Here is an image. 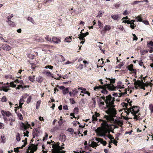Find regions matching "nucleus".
Listing matches in <instances>:
<instances>
[{"label":"nucleus","instance_id":"obj_15","mask_svg":"<svg viewBox=\"0 0 153 153\" xmlns=\"http://www.w3.org/2000/svg\"><path fill=\"white\" fill-rule=\"evenodd\" d=\"M59 138L60 140L62 142L65 141L66 139L65 135L63 133H62L59 135Z\"/></svg>","mask_w":153,"mask_h":153},{"label":"nucleus","instance_id":"obj_32","mask_svg":"<svg viewBox=\"0 0 153 153\" xmlns=\"http://www.w3.org/2000/svg\"><path fill=\"white\" fill-rule=\"evenodd\" d=\"M13 16V15L11 14L10 16H8L7 17L8 20L7 21V22H8V23H10L11 22V21L10 20V19Z\"/></svg>","mask_w":153,"mask_h":153},{"label":"nucleus","instance_id":"obj_21","mask_svg":"<svg viewBox=\"0 0 153 153\" xmlns=\"http://www.w3.org/2000/svg\"><path fill=\"white\" fill-rule=\"evenodd\" d=\"M89 146H91L94 148L96 149V147L97 146V143L94 141H92L91 143L89 145Z\"/></svg>","mask_w":153,"mask_h":153},{"label":"nucleus","instance_id":"obj_27","mask_svg":"<svg viewBox=\"0 0 153 153\" xmlns=\"http://www.w3.org/2000/svg\"><path fill=\"white\" fill-rule=\"evenodd\" d=\"M71 36L66 37L65 39V41L68 42H71Z\"/></svg>","mask_w":153,"mask_h":153},{"label":"nucleus","instance_id":"obj_12","mask_svg":"<svg viewBox=\"0 0 153 153\" xmlns=\"http://www.w3.org/2000/svg\"><path fill=\"white\" fill-rule=\"evenodd\" d=\"M2 48L4 50L6 51H9L11 50V47L8 45L6 44H3L2 46Z\"/></svg>","mask_w":153,"mask_h":153},{"label":"nucleus","instance_id":"obj_41","mask_svg":"<svg viewBox=\"0 0 153 153\" xmlns=\"http://www.w3.org/2000/svg\"><path fill=\"white\" fill-rule=\"evenodd\" d=\"M136 19H137V20L138 21L140 22L143 21L141 17V15L137 16L136 18Z\"/></svg>","mask_w":153,"mask_h":153},{"label":"nucleus","instance_id":"obj_9","mask_svg":"<svg viewBox=\"0 0 153 153\" xmlns=\"http://www.w3.org/2000/svg\"><path fill=\"white\" fill-rule=\"evenodd\" d=\"M40 133V131L37 128H34L33 130V138L38 136V134Z\"/></svg>","mask_w":153,"mask_h":153},{"label":"nucleus","instance_id":"obj_31","mask_svg":"<svg viewBox=\"0 0 153 153\" xmlns=\"http://www.w3.org/2000/svg\"><path fill=\"white\" fill-rule=\"evenodd\" d=\"M140 114L138 113V115H137L136 114V115H134V117L133 118L134 119L136 120V121L140 120V117L139 116Z\"/></svg>","mask_w":153,"mask_h":153},{"label":"nucleus","instance_id":"obj_33","mask_svg":"<svg viewBox=\"0 0 153 153\" xmlns=\"http://www.w3.org/2000/svg\"><path fill=\"white\" fill-rule=\"evenodd\" d=\"M27 20L28 21L30 22L33 24H35V22H34V20L32 18V17H28L27 18Z\"/></svg>","mask_w":153,"mask_h":153},{"label":"nucleus","instance_id":"obj_62","mask_svg":"<svg viewBox=\"0 0 153 153\" xmlns=\"http://www.w3.org/2000/svg\"><path fill=\"white\" fill-rule=\"evenodd\" d=\"M115 81V79H110V84L112 85H113L112 84H113L114 83Z\"/></svg>","mask_w":153,"mask_h":153},{"label":"nucleus","instance_id":"obj_55","mask_svg":"<svg viewBox=\"0 0 153 153\" xmlns=\"http://www.w3.org/2000/svg\"><path fill=\"white\" fill-rule=\"evenodd\" d=\"M57 75L59 76V77H55L54 78V79L57 80H60V78L62 77L61 75L59 74H57Z\"/></svg>","mask_w":153,"mask_h":153},{"label":"nucleus","instance_id":"obj_24","mask_svg":"<svg viewBox=\"0 0 153 153\" xmlns=\"http://www.w3.org/2000/svg\"><path fill=\"white\" fill-rule=\"evenodd\" d=\"M59 144L58 143V145L56 144H53L52 146L53 149H59V148H61V147L58 145Z\"/></svg>","mask_w":153,"mask_h":153},{"label":"nucleus","instance_id":"obj_20","mask_svg":"<svg viewBox=\"0 0 153 153\" xmlns=\"http://www.w3.org/2000/svg\"><path fill=\"white\" fill-rule=\"evenodd\" d=\"M111 29V27L110 25H106L105 26L104 28L102 30V31H108Z\"/></svg>","mask_w":153,"mask_h":153},{"label":"nucleus","instance_id":"obj_50","mask_svg":"<svg viewBox=\"0 0 153 153\" xmlns=\"http://www.w3.org/2000/svg\"><path fill=\"white\" fill-rule=\"evenodd\" d=\"M117 141L116 140H111V141L109 142V143H113L114 145H115L116 146H117Z\"/></svg>","mask_w":153,"mask_h":153},{"label":"nucleus","instance_id":"obj_57","mask_svg":"<svg viewBox=\"0 0 153 153\" xmlns=\"http://www.w3.org/2000/svg\"><path fill=\"white\" fill-rule=\"evenodd\" d=\"M35 40H36L38 42H42L44 41V40L42 38H36V39H35Z\"/></svg>","mask_w":153,"mask_h":153},{"label":"nucleus","instance_id":"obj_11","mask_svg":"<svg viewBox=\"0 0 153 153\" xmlns=\"http://www.w3.org/2000/svg\"><path fill=\"white\" fill-rule=\"evenodd\" d=\"M21 126L22 128L24 129L23 130L25 131L30 127V125L27 122L26 124L22 123Z\"/></svg>","mask_w":153,"mask_h":153},{"label":"nucleus","instance_id":"obj_10","mask_svg":"<svg viewBox=\"0 0 153 153\" xmlns=\"http://www.w3.org/2000/svg\"><path fill=\"white\" fill-rule=\"evenodd\" d=\"M1 113L3 116L10 117L12 115V113L9 111H5L4 110H2L1 111Z\"/></svg>","mask_w":153,"mask_h":153},{"label":"nucleus","instance_id":"obj_16","mask_svg":"<svg viewBox=\"0 0 153 153\" xmlns=\"http://www.w3.org/2000/svg\"><path fill=\"white\" fill-rule=\"evenodd\" d=\"M31 149H32L34 152H35L37 149V146L33 144H31V146L28 147V149L30 150Z\"/></svg>","mask_w":153,"mask_h":153},{"label":"nucleus","instance_id":"obj_8","mask_svg":"<svg viewBox=\"0 0 153 153\" xmlns=\"http://www.w3.org/2000/svg\"><path fill=\"white\" fill-rule=\"evenodd\" d=\"M133 65L132 64H131L128 66L127 68L129 71L132 72L133 73L135 74V75H136L137 70L135 69H133Z\"/></svg>","mask_w":153,"mask_h":153},{"label":"nucleus","instance_id":"obj_61","mask_svg":"<svg viewBox=\"0 0 153 153\" xmlns=\"http://www.w3.org/2000/svg\"><path fill=\"white\" fill-rule=\"evenodd\" d=\"M147 45L148 47H150V46H153V42L152 41H150L148 43Z\"/></svg>","mask_w":153,"mask_h":153},{"label":"nucleus","instance_id":"obj_37","mask_svg":"<svg viewBox=\"0 0 153 153\" xmlns=\"http://www.w3.org/2000/svg\"><path fill=\"white\" fill-rule=\"evenodd\" d=\"M79 35L80 36L79 37V38L80 40H82V41H85L84 36L82 34V33L80 34Z\"/></svg>","mask_w":153,"mask_h":153},{"label":"nucleus","instance_id":"obj_52","mask_svg":"<svg viewBox=\"0 0 153 153\" xmlns=\"http://www.w3.org/2000/svg\"><path fill=\"white\" fill-rule=\"evenodd\" d=\"M21 148V147H17L16 148H14V151L16 152V153H18L19 152V149H20Z\"/></svg>","mask_w":153,"mask_h":153},{"label":"nucleus","instance_id":"obj_56","mask_svg":"<svg viewBox=\"0 0 153 153\" xmlns=\"http://www.w3.org/2000/svg\"><path fill=\"white\" fill-rule=\"evenodd\" d=\"M98 25L99 27L100 28H102L103 27L102 26V23L101 22L100 20L98 21Z\"/></svg>","mask_w":153,"mask_h":153},{"label":"nucleus","instance_id":"obj_40","mask_svg":"<svg viewBox=\"0 0 153 153\" xmlns=\"http://www.w3.org/2000/svg\"><path fill=\"white\" fill-rule=\"evenodd\" d=\"M74 113L75 114H77L79 112V108L77 107L75 108L73 110Z\"/></svg>","mask_w":153,"mask_h":153},{"label":"nucleus","instance_id":"obj_23","mask_svg":"<svg viewBox=\"0 0 153 153\" xmlns=\"http://www.w3.org/2000/svg\"><path fill=\"white\" fill-rule=\"evenodd\" d=\"M15 111L16 114H17L18 117H19V119L21 120H23V117H22V115L20 113H17V109L15 110Z\"/></svg>","mask_w":153,"mask_h":153},{"label":"nucleus","instance_id":"obj_51","mask_svg":"<svg viewBox=\"0 0 153 153\" xmlns=\"http://www.w3.org/2000/svg\"><path fill=\"white\" fill-rule=\"evenodd\" d=\"M67 131L71 132V134H73V133L74 132V130L73 129L71 128H68Z\"/></svg>","mask_w":153,"mask_h":153},{"label":"nucleus","instance_id":"obj_46","mask_svg":"<svg viewBox=\"0 0 153 153\" xmlns=\"http://www.w3.org/2000/svg\"><path fill=\"white\" fill-rule=\"evenodd\" d=\"M1 101L2 102H6L7 101V99L5 96H4L2 97Z\"/></svg>","mask_w":153,"mask_h":153},{"label":"nucleus","instance_id":"obj_49","mask_svg":"<svg viewBox=\"0 0 153 153\" xmlns=\"http://www.w3.org/2000/svg\"><path fill=\"white\" fill-rule=\"evenodd\" d=\"M125 101L127 102L128 103V104L130 106H131V102H132V101H130V100L129 99H128V98H126L125 99Z\"/></svg>","mask_w":153,"mask_h":153},{"label":"nucleus","instance_id":"obj_43","mask_svg":"<svg viewBox=\"0 0 153 153\" xmlns=\"http://www.w3.org/2000/svg\"><path fill=\"white\" fill-rule=\"evenodd\" d=\"M149 108L151 111V113H153V105L150 104L149 105Z\"/></svg>","mask_w":153,"mask_h":153},{"label":"nucleus","instance_id":"obj_30","mask_svg":"<svg viewBox=\"0 0 153 153\" xmlns=\"http://www.w3.org/2000/svg\"><path fill=\"white\" fill-rule=\"evenodd\" d=\"M35 76L34 75L33 76H29L28 77V79L31 82H34Z\"/></svg>","mask_w":153,"mask_h":153},{"label":"nucleus","instance_id":"obj_17","mask_svg":"<svg viewBox=\"0 0 153 153\" xmlns=\"http://www.w3.org/2000/svg\"><path fill=\"white\" fill-rule=\"evenodd\" d=\"M52 41L54 43L58 44L61 42V40L55 37H53L52 38Z\"/></svg>","mask_w":153,"mask_h":153},{"label":"nucleus","instance_id":"obj_63","mask_svg":"<svg viewBox=\"0 0 153 153\" xmlns=\"http://www.w3.org/2000/svg\"><path fill=\"white\" fill-rule=\"evenodd\" d=\"M45 39L47 41H51V38L50 37H49V35H47V36H46L45 38Z\"/></svg>","mask_w":153,"mask_h":153},{"label":"nucleus","instance_id":"obj_47","mask_svg":"<svg viewBox=\"0 0 153 153\" xmlns=\"http://www.w3.org/2000/svg\"><path fill=\"white\" fill-rule=\"evenodd\" d=\"M20 134L19 133H18L16 136V140L18 141H19L20 140Z\"/></svg>","mask_w":153,"mask_h":153},{"label":"nucleus","instance_id":"obj_54","mask_svg":"<svg viewBox=\"0 0 153 153\" xmlns=\"http://www.w3.org/2000/svg\"><path fill=\"white\" fill-rule=\"evenodd\" d=\"M83 30H81V33L85 37L89 34V33L88 32H86L85 33H82V31Z\"/></svg>","mask_w":153,"mask_h":153},{"label":"nucleus","instance_id":"obj_59","mask_svg":"<svg viewBox=\"0 0 153 153\" xmlns=\"http://www.w3.org/2000/svg\"><path fill=\"white\" fill-rule=\"evenodd\" d=\"M36 67V64L34 63L32 64L31 66V68L32 69L33 71H34Z\"/></svg>","mask_w":153,"mask_h":153},{"label":"nucleus","instance_id":"obj_34","mask_svg":"<svg viewBox=\"0 0 153 153\" xmlns=\"http://www.w3.org/2000/svg\"><path fill=\"white\" fill-rule=\"evenodd\" d=\"M27 138H26L24 140H23L22 142H24V144L22 145V146H21V148H23L25 146L27 143Z\"/></svg>","mask_w":153,"mask_h":153},{"label":"nucleus","instance_id":"obj_7","mask_svg":"<svg viewBox=\"0 0 153 153\" xmlns=\"http://www.w3.org/2000/svg\"><path fill=\"white\" fill-rule=\"evenodd\" d=\"M125 92H121L120 93H115L113 94V96L115 97H121L122 96L125 95L127 94V90L126 89H124Z\"/></svg>","mask_w":153,"mask_h":153},{"label":"nucleus","instance_id":"obj_58","mask_svg":"<svg viewBox=\"0 0 153 153\" xmlns=\"http://www.w3.org/2000/svg\"><path fill=\"white\" fill-rule=\"evenodd\" d=\"M32 97L31 96H30L27 98V103H29L31 102Z\"/></svg>","mask_w":153,"mask_h":153},{"label":"nucleus","instance_id":"obj_19","mask_svg":"<svg viewBox=\"0 0 153 153\" xmlns=\"http://www.w3.org/2000/svg\"><path fill=\"white\" fill-rule=\"evenodd\" d=\"M99 115V113L97 112H95V114L92 116V121H97V117Z\"/></svg>","mask_w":153,"mask_h":153},{"label":"nucleus","instance_id":"obj_35","mask_svg":"<svg viewBox=\"0 0 153 153\" xmlns=\"http://www.w3.org/2000/svg\"><path fill=\"white\" fill-rule=\"evenodd\" d=\"M9 121L11 122H14L15 121V118L13 115L10 117L9 119Z\"/></svg>","mask_w":153,"mask_h":153},{"label":"nucleus","instance_id":"obj_44","mask_svg":"<svg viewBox=\"0 0 153 153\" xmlns=\"http://www.w3.org/2000/svg\"><path fill=\"white\" fill-rule=\"evenodd\" d=\"M71 74L70 72H69L68 73L65 74L64 76L62 77L63 79H65V78H68L69 77V75Z\"/></svg>","mask_w":153,"mask_h":153},{"label":"nucleus","instance_id":"obj_25","mask_svg":"<svg viewBox=\"0 0 153 153\" xmlns=\"http://www.w3.org/2000/svg\"><path fill=\"white\" fill-rule=\"evenodd\" d=\"M78 89L79 90H81L82 91L81 92L82 93L85 94V92H86V89L85 88H83V87H79L78 88Z\"/></svg>","mask_w":153,"mask_h":153},{"label":"nucleus","instance_id":"obj_26","mask_svg":"<svg viewBox=\"0 0 153 153\" xmlns=\"http://www.w3.org/2000/svg\"><path fill=\"white\" fill-rule=\"evenodd\" d=\"M73 94L74 96H75L78 93V91L76 88H74L72 90Z\"/></svg>","mask_w":153,"mask_h":153},{"label":"nucleus","instance_id":"obj_2","mask_svg":"<svg viewBox=\"0 0 153 153\" xmlns=\"http://www.w3.org/2000/svg\"><path fill=\"white\" fill-rule=\"evenodd\" d=\"M130 108H127V111H126L127 115H129L131 113L133 116L136 115L140 111V107L137 106H130Z\"/></svg>","mask_w":153,"mask_h":153},{"label":"nucleus","instance_id":"obj_42","mask_svg":"<svg viewBox=\"0 0 153 153\" xmlns=\"http://www.w3.org/2000/svg\"><path fill=\"white\" fill-rule=\"evenodd\" d=\"M1 142L2 143H5V137L4 134L2 135H1Z\"/></svg>","mask_w":153,"mask_h":153},{"label":"nucleus","instance_id":"obj_18","mask_svg":"<svg viewBox=\"0 0 153 153\" xmlns=\"http://www.w3.org/2000/svg\"><path fill=\"white\" fill-rule=\"evenodd\" d=\"M43 80L44 78L42 76H39L36 78V81L39 83H41Z\"/></svg>","mask_w":153,"mask_h":153},{"label":"nucleus","instance_id":"obj_1","mask_svg":"<svg viewBox=\"0 0 153 153\" xmlns=\"http://www.w3.org/2000/svg\"><path fill=\"white\" fill-rule=\"evenodd\" d=\"M110 91L116 90V88L117 89L119 88L121 89L122 88H124V87H122L120 85H118L117 86H115L114 85H112L111 84H106L103 85H99L98 86H95L94 87V90L96 91L97 89L100 88L102 89L101 92L104 94H107L108 92L106 90V88Z\"/></svg>","mask_w":153,"mask_h":153},{"label":"nucleus","instance_id":"obj_36","mask_svg":"<svg viewBox=\"0 0 153 153\" xmlns=\"http://www.w3.org/2000/svg\"><path fill=\"white\" fill-rule=\"evenodd\" d=\"M124 64V62H121L120 64H118L117 66V68H121L123 66Z\"/></svg>","mask_w":153,"mask_h":153},{"label":"nucleus","instance_id":"obj_13","mask_svg":"<svg viewBox=\"0 0 153 153\" xmlns=\"http://www.w3.org/2000/svg\"><path fill=\"white\" fill-rule=\"evenodd\" d=\"M2 84V86L1 88H2V90L4 91L5 92H7L9 90H10L9 88V87L8 85H6L3 84V82H2L1 83Z\"/></svg>","mask_w":153,"mask_h":153},{"label":"nucleus","instance_id":"obj_53","mask_svg":"<svg viewBox=\"0 0 153 153\" xmlns=\"http://www.w3.org/2000/svg\"><path fill=\"white\" fill-rule=\"evenodd\" d=\"M83 65L82 64H80L77 67V68H79L80 70H82L83 68Z\"/></svg>","mask_w":153,"mask_h":153},{"label":"nucleus","instance_id":"obj_6","mask_svg":"<svg viewBox=\"0 0 153 153\" xmlns=\"http://www.w3.org/2000/svg\"><path fill=\"white\" fill-rule=\"evenodd\" d=\"M110 132L111 131L110 129H109L108 128L103 131L98 135L101 137H103L104 138H105V136H106V134L108 133V134H109Z\"/></svg>","mask_w":153,"mask_h":153},{"label":"nucleus","instance_id":"obj_48","mask_svg":"<svg viewBox=\"0 0 153 153\" xmlns=\"http://www.w3.org/2000/svg\"><path fill=\"white\" fill-rule=\"evenodd\" d=\"M100 142L101 143L103 144L104 146H105L107 144L106 141L104 140L103 139H102V140H101Z\"/></svg>","mask_w":153,"mask_h":153},{"label":"nucleus","instance_id":"obj_4","mask_svg":"<svg viewBox=\"0 0 153 153\" xmlns=\"http://www.w3.org/2000/svg\"><path fill=\"white\" fill-rule=\"evenodd\" d=\"M115 105L108 107V109L106 113L108 114H111L112 117H115L117 114V111L115 108H114Z\"/></svg>","mask_w":153,"mask_h":153},{"label":"nucleus","instance_id":"obj_29","mask_svg":"<svg viewBox=\"0 0 153 153\" xmlns=\"http://www.w3.org/2000/svg\"><path fill=\"white\" fill-rule=\"evenodd\" d=\"M68 88H66L63 90V94L64 95H66L67 93L69 92Z\"/></svg>","mask_w":153,"mask_h":153},{"label":"nucleus","instance_id":"obj_39","mask_svg":"<svg viewBox=\"0 0 153 153\" xmlns=\"http://www.w3.org/2000/svg\"><path fill=\"white\" fill-rule=\"evenodd\" d=\"M41 102V101L40 100H39L36 102V108L38 109L39 108L40 104Z\"/></svg>","mask_w":153,"mask_h":153},{"label":"nucleus","instance_id":"obj_60","mask_svg":"<svg viewBox=\"0 0 153 153\" xmlns=\"http://www.w3.org/2000/svg\"><path fill=\"white\" fill-rule=\"evenodd\" d=\"M70 102L72 104H74L76 103L75 101L74 100L73 98H71L69 99Z\"/></svg>","mask_w":153,"mask_h":153},{"label":"nucleus","instance_id":"obj_38","mask_svg":"<svg viewBox=\"0 0 153 153\" xmlns=\"http://www.w3.org/2000/svg\"><path fill=\"white\" fill-rule=\"evenodd\" d=\"M113 117L112 116H108V117L107 119V120L108 121H114V119Z\"/></svg>","mask_w":153,"mask_h":153},{"label":"nucleus","instance_id":"obj_28","mask_svg":"<svg viewBox=\"0 0 153 153\" xmlns=\"http://www.w3.org/2000/svg\"><path fill=\"white\" fill-rule=\"evenodd\" d=\"M0 39L1 40H4V42H8L10 39L9 38L7 39L6 40H5L2 37V35L1 33H0Z\"/></svg>","mask_w":153,"mask_h":153},{"label":"nucleus","instance_id":"obj_14","mask_svg":"<svg viewBox=\"0 0 153 153\" xmlns=\"http://www.w3.org/2000/svg\"><path fill=\"white\" fill-rule=\"evenodd\" d=\"M142 80H141V81H140V80H137V82H134V84L135 85V88L136 89H137L138 88V87H140L141 86V85L142 83Z\"/></svg>","mask_w":153,"mask_h":153},{"label":"nucleus","instance_id":"obj_22","mask_svg":"<svg viewBox=\"0 0 153 153\" xmlns=\"http://www.w3.org/2000/svg\"><path fill=\"white\" fill-rule=\"evenodd\" d=\"M111 18L114 20H118L119 19H120V17L119 15L117 14L114 15L113 14L111 15Z\"/></svg>","mask_w":153,"mask_h":153},{"label":"nucleus","instance_id":"obj_5","mask_svg":"<svg viewBox=\"0 0 153 153\" xmlns=\"http://www.w3.org/2000/svg\"><path fill=\"white\" fill-rule=\"evenodd\" d=\"M101 127H99L95 130L96 132L98 134H99L107 128H109V125L108 124H106V123L104 124L102 123L101 124Z\"/></svg>","mask_w":153,"mask_h":153},{"label":"nucleus","instance_id":"obj_3","mask_svg":"<svg viewBox=\"0 0 153 153\" xmlns=\"http://www.w3.org/2000/svg\"><path fill=\"white\" fill-rule=\"evenodd\" d=\"M115 99V98L112 97L110 94L106 97L105 102L106 104L107 108L114 105V104Z\"/></svg>","mask_w":153,"mask_h":153},{"label":"nucleus","instance_id":"obj_64","mask_svg":"<svg viewBox=\"0 0 153 153\" xmlns=\"http://www.w3.org/2000/svg\"><path fill=\"white\" fill-rule=\"evenodd\" d=\"M148 52V51H147L144 50V51H142L140 53H141V54L142 55H144L146 53H147Z\"/></svg>","mask_w":153,"mask_h":153},{"label":"nucleus","instance_id":"obj_45","mask_svg":"<svg viewBox=\"0 0 153 153\" xmlns=\"http://www.w3.org/2000/svg\"><path fill=\"white\" fill-rule=\"evenodd\" d=\"M14 82H11L10 83V87L15 88L16 87V85L14 84Z\"/></svg>","mask_w":153,"mask_h":153}]
</instances>
